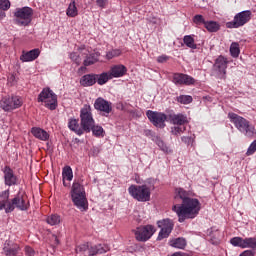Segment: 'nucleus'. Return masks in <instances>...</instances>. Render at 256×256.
<instances>
[{
    "mask_svg": "<svg viewBox=\"0 0 256 256\" xmlns=\"http://www.w3.org/2000/svg\"><path fill=\"white\" fill-rule=\"evenodd\" d=\"M175 201L182 200V204H176L172 207V211L178 216L179 223H185L186 219H195L201 211V203L197 198H191V192L177 188L175 190Z\"/></svg>",
    "mask_w": 256,
    "mask_h": 256,
    "instance_id": "f257e3e1",
    "label": "nucleus"
},
{
    "mask_svg": "<svg viewBox=\"0 0 256 256\" xmlns=\"http://www.w3.org/2000/svg\"><path fill=\"white\" fill-rule=\"evenodd\" d=\"M72 202L80 211L89 209V202L85 194V188L79 182H74L71 189Z\"/></svg>",
    "mask_w": 256,
    "mask_h": 256,
    "instance_id": "f03ea898",
    "label": "nucleus"
},
{
    "mask_svg": "<svg viewBox=\"0 0 256 256\" xmlns=\"http://www.w3.org/2000/svg\"><path fill=\"white\" fill-rule=\"evenodd\" d=\"M228 117L231 123L235 125L236 129H238L240 133H244L246 137H253V135H255V126L251 125L247 119L233 112L228 113Z\"/></svg>",
    "mask_w": 256,
    "mask_h": 256,
    "instance_id": "7ed1b4c3",
    "label": "nucleus"
},
{
    "mask_svg": "<svg viewBox=\"0 0 256 256\" xmlns=\"http://www.w3.org/2000/svg\"><path fill=\"white\" fill-rule=\"evenodd\" d=\"M14 17L15 25L19 27H29L33 21V8L27 6L16 8Z\"/></svg>",
    "mask_w": 256,
    "mask_h": 256,
    "instance_id": "20e7f679",
    "label": "nucleus"
},
{
    "mask_svg": "<svg viewBox=\"0 0 256 256\" xmlns=\"http://www.w3.org/2000/svg\"><path fill=\"white\" fill-rule=\"evenodd\" d=\"M16 209L19 211H27L29 209V201H27V195L25 192L20 190L17 195L8 202L6 206V213H13Z\"/></svg>",
    "mask_w": 256,
    "mask_h": 256,
    "instance_id": "39448f33",
    "label": "nucleus"
},
{
    "mask_svg": "<svg viewBox=\"0 0 256 256\" xmlns=\"http://www.w3.org/2000/svg\"><path fill=\"white\" fill-rule=\"evenodd\" d=\"M129 195L140 203H145L151 200V188L147 185H134L128 188Z\"/></svg>",
    "mask_w": 256,
    "mask_h": 256,
    "instance_id": "423d86ee",
    "label": "nucleus"
},
{
    "mask_svg": "<svg viewBox=\"0 0 256 256\" xmlns=\"http://www.w3.org/2000/svg\"><path fill=\"white\" fill-rule=\"evenodd\" d=\"M38 103H44L50 111L57 109V94L49 88H44L38 95Z\"/></svg>",
    "mask_w": 256,
    "mask_h": 256,
    "instance_id": "0eeeda50",
    "label": "nucleus"
},
{
    "mask_svg": "<svg viewBox=\"0 0 256 256\" xmlns=\"http://www.w3.org/2000/svg\"><path fill=\"white\" fill-rule=\"evenodd\" d=\"M81 127L86 133H91L93 125H95V120L93 119V114L91 113L90 106H84L80 111Z\"/></svg>",
    "mask_w": 256,
    "mask_h": 256,
    "instance_id": "6e6552de",
    "label": "nucleus"
},
{
    "mask_svg": "<svg viewBox=\"0 0 256 256\" xmlns=\"http://www.w3.org/2000/svg\"><path fill=\"white\" fill-rule=\"evenodd\" d=\"M249 21H251V10H245L237 13L233 21L226 23V27L228 29H239V27H243V25H246Z\"/></svg>",
    "mask_w": 256,
    "mask_h": 256,
    "instance_id": "1a4fd4ad",
    "label": "nucleus"
},
{
    "mask_svg": "<svg viewBox=\"0 0 256 256\" xmlns=\"http://www.w3.org/2000/svg\"><path fill=\"white\" fill-rule=\"evenodd\" d=\"M21 105H23V100L19 96H5L0 100V107L6 112L19 109Z\"/></svg>",
    "mask_w": 256,
    "mask_h": 256,
    "instance_id": "9d476101",
    "label": "nucleus"
},
{
    "mask_svg": "<svg viewBox=\"0 0 256 256\" xmlns=\"http://www.w3.org/2000/svg\"><path fill=\"white\" fill-rule=\"evenodd\" d=\"M146 116L154 127H159V129H163V127H165V122L167 121V115L165 113L148 110L146 112Z\"/></svg>",
    "mask_w": 256,
    "mask_h": 256,
    "instance_id": "9b49d317",
    "label": "nucleus"
},
{
    "mask_svg": "<svg viewBox=\"0 0 256 256\" xmlns=\"http://www.w3.org/2000/svg\"><path fill=\"white\" fill-rule=\"evenodd\" d=\"M157 225L161 229L158 235L159 241H161V239H167V237L171 235V231H173V220L166 218L158 221Z\"/></svg>",
    "mask_w": 256,
    "mask_h": 256,
    "instance_id": "f8f14e48",
    "label": "nucleus"
},
{
    "mask_svg": "<svg viewBox=\"0 0 256 256\" xmlns=\"http://www.w3.org/2000/svg\"><path fill=\"white\" fill-rule=\"evenodd\" d=\"M155 233V227L152 225L140 226L135 231L137 241H149Z\"/></svg>",
    "mask_w": 256,
    "mask_h": 256,
    "instance_id": "ddd939ff",
    "label": "nucleus"
},
{
    "mask_svg": "<svg viewBox=\"0 0 256 256\" xmlns=\"http://www.w3.org/2000/svg\"><path fill=\"white\" fill-rule=\"evenodd\" d=\"M2 173L4 174V183L7 187H13L15 185H19V178L15 175V172L11 167L5 166L2 169Z\"/></svg>",
    "mask_w": 256,
    "mask_h": 256,
    "instance_id": "4468645a",
    "label": "nucleus"
},
{
    "mask_svg": "<svg viewBox=\"0 0 256 256\" xmlns=\"http://www.w3.org/2000/svg\"><path fill=\"white\" fill-rule=\"evenodd\" d=\"M94 108L96 111H101L104 115H109L113 111V104L102 97H99L94 102Z\"/></svg>",
    "mask_w": 256,
    "mask_h": 256,
    "instance_id": "2eb2a0df",
    "label": "nucleus"
},
{
    "mask_svg": "<svg viewBox=\"0 0 256 256\" xmlns=\"http://www.w3.org/2000/svg\"><path fill=\"white\" fill-rule=\"evenodd\" d=\"M172 81L175 85H195V78L183 73H175Z\"/></svg>",
    "mask_w": 256,
    "mask_h": 256,
    "instance_id": "dca6fc26",
    "label": "nucleus"
},
{
    "mask_svg": "<svg viewBox=\"0 0 256 256\" xmlns=\"http://www.w3.org/2000/svg\"><path fill=\"white\" fill-rule=\"evenodd\" d=\"M227 63L229 61L224 56H219L215 61L214 67L218 71L220 79H225V75H227Z\"/></svg>",
    "mask_w": 256,
    "mask_h": 256,
    "instance_id": "f3484780",
    "label": "nucleus"
},
{
    "mask_svg": "<svg viewBox=\"0 0 256 256\" xmlns=\"http://www.w3.org/2000/svg\"><path fill=\"white\" fill-rule=\"evenodd\" d=\"M41 55V50L39 48H35L33 50H30L28 52L23 51L22 55L20 56V61L23 63H29L31 61H35Z\"/></svg>",
    "mask_w": 256,
    "mask_h": 256,
    "instance_id": "a211bd4d",
    "label": "nucleus"
},
{
    "mask_svg": "<svg viewBox=\"0 0 256 256\" xmlns=\"http://www.w3.org/2000/svg\"><path fill=\"white\" fill-rule=\"evenodd\" d=\"M107 251H109V247L107 245H103V244L88 245L89 256L103 255V253H107Z\"/></svg>",
    "mask_w": 256,
    "mask_h": 256,
    "instance_id": "6ab92c4d",
    "label": "nucleus"
},
{
    "mask_svg": "<svg viewBox=\"0 0 256 256\" xmlns=\"http://www.w3.org/2000/svg\"><path fill=\"white\" fill-rule=\"evenodd\" d=\"M109 73L112 79L123 77L127 74V67L122 64L114 65L111 67Z\"/></svg>",
    "mask_w": 256,
    "mask_h": 256,
    "instance_id": "aec40b11",
    "label": "nucleus"
},
{
    "mask_svg": "<svg viewBox=\"0 0 256 256\" xmlns=\"http://www.w3.org/2000/svg\"><path fill=\"white\" fill-rule=\"evenodd\" d=\"M97 83V74H86L80 79L82 87H93Z\"/></svg>",
    "mask_w": 256,
    "mask_h": 256,
    "instance_id": "412c9836",
    "label": "nucleus"
},
{
    "mask_svg": "<svg viewBox=\"0 0 256 256\" xmlns=\"http://www.w3.org/2000/svg\"><path fill=\"white\" fill-rule=\"evenodd\" d=\"M68 128L70 129V131H74V133H76V135H83V133H84L83 127L79 126V120H77L75 118L69 119Z\"/></svg>",
    "mask_w": 256,
    "mask_h": 256,
    "instance_id": "4be33fe9",
    "label": "nucleus"
},
{
    "mask_svg": "<svg viewBox=\"0 0 256 256\" xmlns=\"http://www.w3.org/2000/svg\"><path fill=\"white\" fill-rule=\"evenodd\" d=\"M170 121L174 125H185V123H189L187 117L183 114H172L170 115Z\"/></svg>",
    "mask_w": 256,
    "mask_h": 256,
    "instance_id": "5701e85b",
    "label": "nucleus"
},
{
    "mask_svg": "<svg viewBox=\"0 0 256 256\" xmlns=\"http://www.w3.org/2000/svg\"><path fill=\"white\" fill-rule=\"evenodd\" d=\"M31 133L40 141H47L49 139V133L41 128H32Z\"/></svg>",
    "mask_w": 256,
    "mask_h": 256,
    "instance_id": "b1692460",
    "label": "nucleus"
},
{
    "mask_svg": "<svg viewBox=\"0 0 256 256\" xmlns=\"http://www.w3.org/2000/svg\"><path fill=\"white\" fill-rule=\"evenodd\" d=\"M62 177H63V185L64 187H68L67 183L65 181H73V169H71V166H65L62 170Z\"/></svg>",
    "mask_w": 256,
    "mask_h": 256,
    "instance_id": "393cba45",
    "label": "nucleus"
},
{
    "mask_svg": "<svg viewBox=\"0 0 256 256\" xmlns=\"http://www.w3.org/2000/svg\"><path fill=\"white\" fill-rule=\"evenodd\" d=\"M3 251L6 256H15L19 253V245L12 244L9 246V243L6 242Z\"/></svg>",
    "mask_w": 256,
    "mask_h": 256,
    "instance_id": "a878e982",
    "label": "nucleus"
},
{
    "mask_svg": "<svg viewBox=\"0 0 256 256\" xmlns=\"http://www.w3.org/2000/svg\"><path fill=\"white\" fill-rule=\"evenodd\" d=\"M169 245L175 249H185L187 247V240L185 238H175L170 240Z\"/></svg>",
    "mask_w": 256,
    "mask_h": 256,
    "instance_id": "bb28decb",
    "label": "nucleus"
},
{
    "mask_svg": "<svg viewBox=\"0 0 256 256\" xmlns=\"http://www.w3.org/2000/svg\"><path fill=\"white\" fill-rule=\"evenodd\" d=\"M99 61V52H94L86 56V59L83 62L84 67H89V65H95Z\"/></svg>",
    "mask_w": 256,
    "mask_h": 256,
    "instance_id": "cd10ccee",
    "label": "nucleus"
},
{
    "mask_svg": "<svg viewBox=\"0 0 256 256\" xmlns=\"http://www.w3.org/2000/svg\"><path fill=\"white\" fill-rule=\"evenodd\" d=\"M204 27L209 31V33H217V31L221 29V25L216 21H206Z\"/></svg>",
    "mask_w": 256,
    "mask_h": 256,
    "instance_id": "c85d7f7f",
    "label": "nucleus"
},
{
    "mask_svg": "<svg viewBox=\"0 0 256 256\" xmlns=\"http://www.w3.org/2000/svg\"><path fill=\"white\" fill-rule=\"evenodd\" d=\"M113 79L110 72H103L102 74H96V83L98 85H105L107 81Z\"/></svg>",
    "mask_w": 256,
    "mask_h": 256,
    "instance_id": "c756f323",
    "label": "nucleus"
},
{
    "mask_svg": "<svg viewBox=\"0 0 256 256\" xmlns=\"http://www.w3.org/2000/svg\"><path fill=\"white\" fill-rule=\"evenodd\" d=\"M66 15L68 17H77V15H79V10H77V6L75 5V0H73L67 10H66Z\"/></svg>",
    "mask_w": 256,
    "mask_h": 256,
    "instance_id": "7c9ffc66",
    "label": "nucleus"
},
{
    "mask_svg": "<svg viewBox=\"0 0 256 256\" xmlns=\"http://www.w3.org/2000/svg\"><path fill=\"white\" fill-rule=\"evenodd\" d=\"M183 43L189 49H197V44H195V38L191 35H186L183 37Z\"/></svg>",
    "mask_w": 256,
    "mask_h": 256,
    "instance_id": "2f4dec72",
    "label": "nucleus"
},
{
    "mask_svg": "<svg viewBox=\"0 0 256 256\" xmlns=\"http://www.w3.org/2000/svg\"><path fill=\"white\" fill-rule=\"evenodd\" d=\"M230 243L233 245V247H240L241 249H245V239L241 237H233L230 240Z\"/></svg>",
    "mask_w": 256,
    "mask_h": 256,
    "instance_id": "473e14b6",
    "label": "nucleus"
},
{
    "mask_svg": "<svg viewBox=\"0 0 256 256\" xmlns=\"http://www.w3.org/2000/svg\"><path fill=\"white\" fill-rule=\"evenodd\" d=\"M46 221L48 225H59V223H61V216L57 214H52L47 217Z\"/></svg>",
    "mask_w": 256,
    "mask_h": 256,
    "instance_id": "72a5a7b5",
    "label": "nucleus"
},
{
    "mask_svg": "<svg viewBox=\"0 0 256 256\" xmlns=\"http://www.w3.org/2000/svg\"><path fill=\"white\" fill-rule=\"evenodd\" d=\"M256 249V237L244 239V249Z\"/></svg>",
    "mask_w": 256,
    "mask_h": 256,
    "instance_id": "f704fd0d",
    "label": "nucleus"
},
{
    "mask_svg": "<svg viewBox=\"0 0 256 256\" xmlns=\"http://www.w3.org/2000/svg\"><path fill=\"white\" fill-rule=\"evenodd\" d=\"M91 131L93 133V135H95V137H104L105 136V130H103V127L97 125L95 126V124H93Z\"/></svg>",
    "mask_w": 256,
    "mask_h": 256,
    "instance_id": "c9c22d12",
    "label": "nucleus"
},
{
    "mask_svg": "<svg viewBox=\"0 0 256 256\" xmlns=\"http://www.w3.org/2000/svg\"><path fill=\"white\" fill-rule=\"evenodd\" d=\"M239 53H241V50L239 49V43L237 42H233L231 45H230V54L232 57H239Z\"/></svg>",
    "mask_w": 256,
    "mask_h": 256,
    "instance_id": "e433bc0d",
    "label": "nucleus"
},
{
    "mask_svg": "<svg viewBox=\"0 0 256 256\" xmlns=\"http://www.w3.org/2000/svg\"><path fill=\"white\" fill-rule=\"evenodd\" d=\"M177 101L182 105H189V103H193V97L189 95H180L177 97Z\"/></svg>",
    "mask_w": 256,
    "mask_h": 256,
    "instance_id": "4c0bfd02",
    "label": "nucleus"
},
{
    "mask_svg": "<svg viewBox=\"0 0 256 256\" xmlns=\"http://www.w3.org/2000/svg\"><path fill=\"white\" fill-rule=\"evenodd\" d=\"M193 23H195V25H205L207 21H205V18H203V15L198 14L193 17Z\"/></svg>",
    "mask_w": 256,
    "mask_h": 256,
    "instance_id": "58836bf2",
    "label": "nucleus"
},
{
    "mask_svg": "<svg viewBox=\"0 0 256 256\" xmlns=\"http://www.w3.org/2000/svg\"><path fill=\"white\" fill-rule=\"evenodd\" d=\"M121 55V50L120 49H113L106 54L107 59H113L114 57H119Z\"/></svg>",
    "mask_w": 256,
    "mask_h": 256,
    "instance_id": "ea45409f",
    "label": "nucleus"
},
{
    "mask_svg": "<svg viewBox=\"0 0 256 256\" xmlns=\"http://www.w3.org/2000/svg\"><path fill=\"white\" fill-rule=\"evenodd\" d=\"M11 8V2L9 0H0L1 11H9Z\"/></svg>",
    "mask_w": 256,
    "mask_h": 256,
    "instance_id": "a19ab883",
    "label": "nucleus"
},
{
    "mask_svg": "<svg viewBox=\"0 0 256 256\" xmlns=\"http://www.w3.org/2000/svg\"><path fill=\"white\" fill-rule=\"evenodd\" d=\"M184 131H185V127H182V126H174L171 128L172 135H176V137L182 134Z\"/></svg>",
    "mask_w": 256,
    "mask_h": 256,
    "instance_id": "79ce46f5",
    "label": "nucleus"
},
{
    "mask_svg": "<svg viewBox=\"0 0 256 256\" xmlns=\"http://www.w3.org/2000/svg\"><path fill=\"white\" fill-rule=\"evenodd\" d=\"M70 59L71 61H73V63L81 65V56H79V54H77L76 52L70 53Z\"/></svg>",
    "mask_w": 256,
    "mask_h": 256,
    "instance_id": "37998d69",
    "label": "nucleus"
},
{
    "mask_svg": "<svg viewBox=\"0 0 256 256\" xmlns=\"http://www.w3.org/2000/svg\"><path fill=\"white\" fill-rule=\"evenodd\" d=\"M157 145L162 151H164V153H171V149H169V147L162 140H158Z\"/></svg>",
    "mask_w": 256,
    "mask_h": 256,
    "instance_id": "c03bdc74",
    "label": "nucleus"
},
{
    "mask_svg": "<svg viewBox=\"0 0 256 256\" xmlns=\"http://www.w3.org/2000/svg\"><path fill=\"white\" fill-rule=\"evenodd\" d=\"M85 251H89V243L81 244L76 248V253H85Z\"/></svg>",
    "mask_w": 256,
    "mask_h": 256,
    "instance_id": "a18cd8bd",
    "label": "nucleus"
},
{
    "mask_svg": "<svg viewBox=\"0 0 256 256\" xmlns=\"http://www.w3.org/2000/svg\"><path fill=\"white\" fill-rule=\"evenodd\" d=\"M0 197L2 199V201H5V203H10L9 201V190H5L0 194Z\"/></svg>",
    "mask_w": 256,
    "mask_h": 256,
    "instance_id": "49530a36",
    "label": "nucleus"
},
{
    "mask_svg": "<svg viewBox=\"0 0 256 256\" xmlns=\"http://www.w3.org/2000/svg\"><path fill=\"white\" fill-rule=\"evenodd\" d=\"M96 5L100 7L101 9H105V6L107 5V0H95Z\"/></svg>",
    "mask_w": 256,
    "mask_h": 256,
    "instance_id": "de8ad7c7",
    "label": "nucleus"
},
{
    "mask_svg": "<svg viewBox=\"0 0 256 256\" xmlns=\"http://www.w3.org/2000/svg\"><path fill=\"white\" fill-rule=\"evenodd\" d=\"M25 254L27 256H34L35 255V250H33V248L26 246L25 247Z\"/></svg>",
    "mask_w": 256,
    "mask_h": 256,
    "instance_id": "09e8293b",
    "label": "nucleus"
},
{
    "mask_svg": "<svg viewBox=\"0 0 256 256\" xmlns=\"http://www.w3.org/2000/svg\"><path fill=\"white\" fill-rule=\"evenodd\" d=\"M168 60H169V57H167V56H165V55L159 56V57L157 58L158 63H165V62L168 61Z\"/></svg>",
    "mask_w": 256,
    "mask_h": 256,
    "instance_id": "8fccbe9b",
    "label": "nucleus"
},
{
    "mask_svg": "<svg viewBox=\"0 0 256 256\" xmlns=\"http://www.w3.org/2000/svg\"><path fill=\"white\" fill-rule=\"evenodd\" d=\"M255 252L251 251V250H245L242 254H240L239 256H254Z\"/></svg>",
    "mask_w": 256,
    "mask_h": 256,
    "instance_id": "3c124183",
    "label": "nucleus"
},
{
    "mask_svg": "<svg viewBox=\"0 0 256 256\" xmlns=\"http://www.w3.org/2000/svg\"><path fill=\"white\" fill-rule=\"evenodd\" d=\"M3 209H7V202L1 200L0 201V211H3Z\"/></svg>",
    "mask_w": 256,
    "mask_h": 256,
    "instance_id": "603ef678",
    "label": "nucleus"
},
{
    "mask_svg": "<svg viewBox=\"0 0 256 256\" xmlns=\"http://www.w3.org/2000/svg\"><path fill=\"white\" fill-rule=\"evenodd\" d=\"M6 14L5 12H3L2 10H0V21H3V19H5Z\"/></svg>",
    "mask_w": 256,
    "mask_h": 256,
    "instance_id": "864d4df0",
    "label": "nucleus"
},
{
    "mask_svg": "<svg viewBox=\"0 0 256 256\" xmlns=\"http://www.w3.org/2000/svg\"><path fill=\"white\" fill-rule=\"evenodd\" d=\"M83 50H85V47L79 48V51H83Z\"/></svg>",
    "mask_w": 256,
    "mask_h": 256,
    "instance_id": "5fc2aeb1",
    "label": "nucleus"
},
{
    "mask_svg": "<svg viewBox=\"0 0 256 256\" xmlns=\"http://www.w3.org/2000/svg\"><path fill=\"white\" fill-rule=\"evenodd\" d=\"M185 139H187L186 137H182V141H185Z\"/></svg>",
    "mask_w": 256,
    "mask_h": 256,
    "instance_id": "6e6d98bb",
    "label": "nucleus"
}]
</instances>
